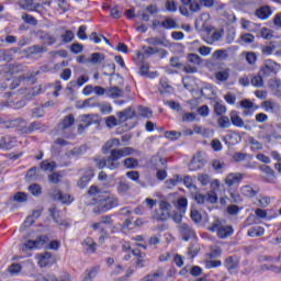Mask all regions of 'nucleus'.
<instances>
[{"label": "nucleus", "instance_id": "nucleus-40", "mask_svg": "<svg viewBox=\"0 0 281 281\" xmlns=\"http://www.w3.org/2000/svg\"><path fill=\"white\" fill-rule=\"evenodd\" d=\"M262 78H265V76L258 72V75L251 78L250 83L252 85V87H258V88L265 87V80Z\"/></svg>", "mask_w": 281, "mask_h": 281}, {"label": "nucleus", "instance_id": "nucleus-41", "mask_svg": "<svg viewBox=\"0 0 281 281\" xmlns=\"http://www.w3.org/2000/svg\"><path fill=\"white\" fill-rule=\"evenodd\" d=\"M160 93H172V86L168 83V80L161 79L160 80V87H159Z\"/></svg>", "mask_w": 281, "mask_h": 281}, {"label": "nucleus", "instance_id": "nucleus-2", "mask_svg": "<svg viewBox=\"0 0 281 281\" xmlns=\"http://www.w3.org/2000/svg\"><path fill=\"white\" fill-rule=\"evenodd\" d=\"M207 232H217V237L225 239L234 234V227L223 226V222L216 217L215 221L207 226Z\"/></svg>", "mask_w": 281, "mask_h": 281}, {"label": "nucleus", "instance_id": "nucleus-36", "mask_svg": "<svg viewBox=\"0 0 281 281\" xmlns=\"http://www.w3.org/2000/svg\"><path fill=\"white\" fill-rule=\"evenodd\" d=\"M120 124H122V121H120V119L117 120V117L113 115L105 119V125L108 128H115V126H120Z\"/></svg>", "mask_w": 281, "mask_h": 281}, {"label": "nucleus", "instance_id": "nucleus-51", "mask_svg": "<svg viewBox=\"0 0 281 281\" xmlns=\"http://www.w3.org/2000/svg\"><path fill=\"white\" fill-rule=\"evenodd\" d=\"M94 161L97 164V168H99L100 170H102V168L109 169V158H95Z\"/></svg>", "mask_w": 281, "mask_h": 281}, {"label": "nucleus", "instance_id": "nucleus-26", "mask_svg": "<svg viewBox=\"0 0 281 281\" xmlns=\"http://www.w3.org/2000/svg\"><path fill=\"white\" fill-rule=\"evenodd\" d=\"M40 168L44 172H54V170H56V162L43 160L40 165Z\"/></svg>", "mask_w": 281, "mask_h": 281}, {"label": "nucleus", "instance_id": "nucleus-59", "mask_svg": "<svg viewBox=\"0 0 281 281\" xmlns=\"http://www.w3.org/2000/svg\"><path fill=\"white\" fill-rule=\"evenodd\" d=\"M246 60L248 65H256V63L258 61V55H256V53L254 52H249L246 55Z\"/></svg>", "mask_w": 281, "mask_h": 281}, {"label": "nucleus", "instance_id": "nucleus-60", "mask_svg": "<svg viewBox=\"0 0 281 281\" xmlns=\"http://www.w3.org/2000/svg\"><path fill=\"white\" fill-rule=\"evenodd\" d=\"M46 249H50L53 251H58L60 249V241L58 240H52L45 246Z\"/></svg>", "mask_w": 281, "mask_h": 281}, {"label": "nucleus", "instance_id": "nucleus-9", "mask_svg": "<svg viewBox=\"0 0 281 281\" xmlns=\"http://www.w3.org/2000/svg\"><path fill=\"white\" fill-rule=\"evenodd\" d=\"M179 234L182 238V240H190V238H194L196 234L194 233V229L191 228L190 225L183 223L179 226Z\"/></svg>", "mask_w": 281, "mask_h": 281}, {"label": "nucleus", "instance_id": "nucleus-37", "mask_svg": "<svg viewBox=\"0 0 281 281\" xmlns=\"http://www.w3.org/2000/svg\"><path fill=\"white\" fill-rule=\"evenodd\" d=\"M215 78L220 82H227L229 80V69L215 72Z\"/></svg>", "mask_w": 281, "mask_h": 281}, {"label": "nucleus", "instance_id": "nucleus-3", "mask_svg": "<svg viewBox=\"0 0 281 281\" xmlns=\"http://www.w3.org/2000/svg\"><path fill=\"white\" fill-rule=\"evenodd\" d=\"M49 243V237L47 235H42L36 237V239H29L22 246V251L33 250V249H43Z\"/></svg>", "mask_w": 281, "mask_h": 281}, {"label": "nucleus", "instance_id": "nucleus-56", "mask_svg": "<svg viewBox=\"0 0 281 281\" xmlns=\"http://www.w3.org/2000/svg\"><path fill=\"white\" fill-rule=\"evenodd\" d=\"M223 262L221 260H206L205 261V268L206 269H216L217 267H221Z\"/></svg>", "mask_w": 281, "mask_h": 281}, {"label": "nucleus", "instance_id": "nucleus-5", "mask_svg": "<svg viewBox=\"0 0 281 281\" xmlns=\"http://www.w3.org/2000/svg\"><path fill=\"white\" fill-rule=\"evenodd\" d=\"M278 67H280V65L273 59H266L263 61V66H261L259 69V75L263 76V78H267L272 74H278Z\"/></svg>", "mask_w": 281, "mask_h": 281}, {"label": "nucleus", "instance_id": "nucleus-55", "mask_svg": "<svg viewBox=\"0 0 281 281\" xmlns=\"http://www.w3.org/2000/svg\"><path fill=\"white\" fill-rule=\"evenodd\" d=\"M189 8L191 10V12H201V0H193L191 1V3L189 4Z\"/></svg>", "mask_w": 281, "mask_h": 281}, {"label": "nucleus", "instance_id": "nucleus-48", "mask_svg": "<svg viewBox=\"0 0 281 281\" xmlns=\"http://www.w3.org/2000/svg\"><path fill=\"white\" fill-rule=\"evenodd\" d=\"M4 106H10L11 109H23V106H25V101H23V100L7 101Z\"/></svg>", "mask_w": 281, "mask_h": 281}, {"label": "nucleus", "instance_id": "nucleus-10", "mask_svg": "<svg viewBox=\"0 0 281 281\" xmlns=\"http://www.w3.org/2000/svg\"><path fill=\"white\" fill-rule=\"evenodd\" d=\"M188 210V198L181 196L177 200V211L180 217H178L177 223H181V218Z\"/></svg>", "mask_w": 281, "mask_h": 281}, {"label": "nucleus", "instance_id": "nucleus-15", "mask_svg": "<svg viewBox=\"0 0 281 281\" xmlns=\"http://www.w3.org/2000/svg\"><path fill=\"white\" fill-rule=\"evenodd\" d=\"M243 181V175L240 173H228L225 178V183L228 188L232 186H238Z\"/></svg>", "mask_w": 281, "mask_h": 281}, {"label": "nucleus", "instance_id": "nucleus-7", "mask_svg": "<svg viewBox=\"0 0 281 281\" xmlns=\"http://www.w3.org/2000/svg\"><path fill=\"white\" fill-rule=\"evenodd\" d=\"M109 159V170H117L120 168V159H122V156L117 148H114L110 151Z\"/></svg>", "mask_w": 281, "mask_h": 281}, {"label": "nucleus", "instance_id": "nucleus-54", "mask_svg": "<svg viewBox=\"0 0 281 281\" xmlns=\"http://www.w3.org/2000/svg\"><path fill=\"white\" fill-rule=\"evenodd\" d=\"M148 65H143L140 66V69H139V74L140 76H147L148 78H157V72H151L150 75H148Z\"/></svg>", "mask_w": 281, "mask_h": 281}, {"label": "nucleus", "instance_id": "nucleus-30", "mask_svg": "<svg viewBox=\"0 0 281 281\" xmlns=\"http://www.w3.org/2000/svg\"><path fill=\"white\" fill-rule=\"evenodd\" d=\"M260 49L263 56H271V54L276 52V44H273V42H270L269 45H261Z\"/></svg>", "mask_w": 281, "mask_h": 281}, {"label": "nucleus", "instance_id": "nucleus-35", "mask_svg": "<svg viewBox=\"0 0 281 281\" xmlns=\"http://www.w3.org/2000/svg\"><path fill=\"white\" fill-rule=\"evenodd\" d=\"M105 95H108V98H121L122 95V89L117 88V87H112L110 89L105 90Z\"/></svg>", "mask_w": 281, "mask_h": 281}, {"label": "nucleus", "instance_id": "nucleus-11", "mask_svg": "<svg viewBox=\"0 0 281 281\" xmlns=\"http://www.w3.org/2000/svg\"><path fill=\"white\" fill-rule=\"evenodd\" d=\"M271 14H273V10H271L270 5H262L255 11V16L261 21H267Z\"/></svg>", "mask_w": 281, "mask_h": 281}, {"label": "nucleus", "instance_id": "nucleus-57", "mask_svg": "<svg viewBox=\"0 0 281 281\" xmlns=\"http://www.w3.org/2000/svg\"><path fill=\"white\" fill-rule=\"evenodd\" d=\"M22 21L29 23V25H38V21H36L34 16L27 13L22 14Z\"/></svg>", "mask_w": 281, "mask_h": 281}, {"label": "nucleus", "instance_id": "nucleus-32", "mask_svg": "<svg viewBox=\"0 0 281 281\" xmlns=\"http://www.w3.org/2000/svg\"><path fill=\"white\" fill-rule=\"evenodd\" d=\"M113 146H120V139L114 138V139L108 140L105 145L102 147L103 155H106V153H109L110 150H113L111 149L113 148Z\"/></svg>", "mask_w": 281, "mask_h": 281}, {"label": "nucleus", "instance_id": "nucleus-6", "mask_svg": "<svg viewBox=\"0 0 281 281\" xmlns=\"http://www.w3.org/2000/svg\"><path fill=\"white\" fill-rule=\"evenodd\" d=\"M14 124H21L19 128L21 133H33V131H41V128H43V123L38 121L31 123L30 126H26L24 120L18 119L14 121Z\"/></svg>", "mask_w": 281, "mask_h": 281}, {"label": "nucleus", "instance_id": "nucleus-21", "mask_svg": "<svg viewBox=\"0 0 281 281\" xmlns=\"http://www.w3.org/2000/svg\"><path fill=\"white\" fill-rule=\"evenodd\" d=\"M261 109H263L266 113H273V111L280 109V105L271 100H266L261 102Z\"/></svg>", "mask_w": 281, "mask_h": 281}, {"label": "nucleus", "instance_id": "nucleus-23", "mask_svg": "<svg viewBox=\"0 0 281 281\" xmlns=\"http://www.w3.org/2000/svg\"><path fill=\"white\" fill-rule=\"evenodd\" d=\"M263 235L265 228L262 226H255L248 229V236H250V238H260V236Z\"/></svg>", "mask_w": 281, "mask_h": 281}, {"label": "nucleus", "instance_id": "nucleus-28", "mask_svg": "<svg viewBox=\"0 0 281 281\" xmlns=\"http://www.w3.org/2000/svg\"><path fill=\"white\" fill-rule=\"evenodd\" d=\"M241 194H244V196H247L248 199H254V196H256V194H258V190H255L251 188V186H244L240 189Z\"/></svg>", "mask_w": 281, "mask_h": 281}, {"label": "nucleus", "instance_id": "nucleus-1", "mask_svg": "<svg viewBox=\"0 0 281 281\" xmlns=\"http://www.w3.org/2000/svg\"><path fill=\"white\" fill-rule=\"evenodd\" d=\"M88 194L90 196H94V209L93 212L95 214H100L102 212H109V210H113V207H117V198L111 195L109 192L100 191L98 187H90Z\"/></svg>", "mask_w": 281, "mask_h": 281}, {"label": "nucleus", "instance_id": "nucleus-8", "mask_svg": "<svg viewBox=\"0 0 281 281\" xmlns=\"http://www.w3.org/2000/svg\"><path fill=\"white\" fill-rule=\"evenodd\" d=\"M37 262L40 267H49V265H54L56 262V258L52 252H43L37 255Z\"/></svg>", "mask_w": 281, "mask_h": 281}, {"label": "nucleus", "instance_id": "nucleus-43", "mask_svg": "<svg viewBox=\"0 0 281 281\" xmlns=\"http://www.w3.org/2000/svg\"><path fill=\"white\" fill-rule=\"evenodd\" d=\"M177 183H184L186 188H192L194 186L192 182V177L190 176H177Z\"/></svg>", "mask_w": 281, "mask_h": 281}, {"label": "nucleus", "instance_id": "nucleus-24", "mask_svg": "<svg viewBox=\"0 0 281 281\" xmlns=\"http://www.w3.org/2000/svg\"><path fill=\"white\" fill-rule=\"evenodd\" d=\"M53 198L55 199V201H60L61 203H66L69 204L71 203V195L67 194V193H63L60 191H57Z\"/></svg>", "mask_w": 281, "mask_h": 281}, {"label": "nucleus", "instance_id": "nucleus-25", "mask_svg": "<svg viewBox=\"0 0 281 281\" xmlns=\"http://www.w3.org/2000/svg\"><path fill=\"white\" fill-rule=\"evenodd\" d=\"M214 113L218 117H221V116L225 115V113H227V106H225V104H223V101H216L215 102Z\"/></svg>", "mask_w": 281, "mask_h": 281}, {"label": "nucleus", "instance_id": "nucleus-44", "mask_svg": "<svg viewBox=\"0 0 281 281\" xmlns=\"http://www.w3.org/2000/svg\"><path fill=\"white\" fill-rule=\"evenodd\" d=\"M117 150H119V153L121 155V158H123V157H131V155H135V153H138L133 147H123V148H120Z\"/></svg>", "mask_w": 281, "mask_h": 281}, {"label": "nucleus", "instance_id": "nucleus-20", "mask_svg": "<svg viewBox=\"0 0 281 281\" xmlns=\"http://www.w3.org/2000/svg\"><path fill=\"white\" fill-rule=\"evenodd\" d=\"M74 122H76V119L72 116V114L65 116L61 123L58 125L59 131L70 128V126H74Z\"/></svg>", "mask_w": 281, "mask_h": 281}, {"label": "nucleus", "instance_id": "nucleus-29", "mask_svg": "<svg viewBox=\"0 0 281 281\" xmlns=\"http://www.w3.org/2000/svg\"><path fill=\"white\" fill-rule=\"evenodd\" d=\"M200 251L201 248L199 247V244L196 241L191 243L188 247V256H190L191 258H196Z\"/></svg>", "mask_w": 281, "mask_h": 281}, {"label": "nucleus", "instance_id": "nucleus-49", "mask_svg": "<svg viewBox=\"0 0 281 281\" xmlns=\"http://www.w3.org/2000/svg\"><path fill=\"white\" fill-rule=\"evenodd\" d=\"M268 87L273 91H278V89L281 87V80L278 78H271L268 81Z\"/></svg>", "mask_w": 281, "mask_h": 281}, {"label": "nucleus", "instance_id": "nucleus-12", "mask_svg": "<svg viewBox=\"0 0 281 281\" xmlns=\"http://www.w3.org/2000/svg\"><path fill=\"white\" fill-rule=\"evenodd\" d=\"M16 146V138L12 136H4L0 140V150H12Z\"/></svg>", "mask_w": 281, "mask_h": 281}, {"label": "nucleus", "instance_id": "nucleus-18", "mask_svg": "<svg viewBox=\"0 0 281 281\" xmlns=\"http://www.w3.org/2000/svg\"><path fill=\"white\" fill-rule=\"evenodd\" d=\"M35 0H21L20 7L22 10H27L29 12H36V9L41 7L40 3H34Z\"/></svg>", "mask_w": 281, "mask_h": 281}, {"label": "nucleus", "instance_id": "nucleus-4", "mask_svg": "<svg viewBox=\"0 0 281 281\" xmlns=\"http://www.w3.org/2000/svg\"><path fill=\"white\" fill-rule=\"evenodd\" d=\"M172 205L175 207H177V194L176 193L169 194L167 198V201H160L159 207L162 212V215L160 217L161 221H166V220L170 218V210H171Z\"/></svg>", "mask_w": 281, "mask_h": 281}, {"label": "nucleus", "instance_id": "nucleus-33", "mask_svg": "<svg viewBox=\"0 0 281 281\" xmlns=\"http://www.w3.org/2000/svg\"><path fill=\"white\" fill-rule=\"evenodd\" d=\"M22 82H25V77H15L12 80H7V86H9V89H16V87H20Z\"/></svg>", "mask_w": 281, "mask_h": 281}, {"label": "nucleus", "instance_id": "nucleus-34", "mask_svg": "<svg viewBox=\"0 0 281 281\" xmlns=\"http://www.w3.org/2000/svg\"><path fill=\"white\" fill-rule=\"evenodd\" d=\"M133 256L135 257V265L139 269L144 267V257L142 256V251L139 249L132 250Z\"/></svg>", "mask_w": 281, "mask_h": 281}, {"label": "nucleus", "instance_id": "nucleus-46", "mask_svg": "<svg viewBox=\"0 0 281 281\" xmlns=\"http://www.w3.org/2000/svg\"><path fill=\"white\" fill-rule=\"evenodd\" d=\"M26 91V99L30 100V98H34V95H38L42 93L41 86H36L32 89H24Z\"/></svg>", "mask_w": 281, "mask_h": 281}, {"label": "nucleus", "instance_id": "nucleus-58", "mask_svg": "<svg viewBox=\"0 0 281 281\" xmlns=\"http://www.w3.org/2000/svg\"><path fill=\"white\" fill-rule=\"evenodd\" d=\"M240 41L249 45L256 41V36H254L251 33H245L240 35Z\"/></svg>", "mask_w": 281, "mask_h": 281}, {"label": "nucleus", "instance_id": "nucleus-42", "mask_svg": "<svg viewBox=\"0 0 281 281\" xmlns=\"http://www.w3.org/2000/svg\"><path fill=\"white\" fill-rule=\"evenodd\" d=\"M159 278H164V271L158 270L155 273L147 274L140 281H157Z\"/></svg>", "mask_w": 281, "mask_h": 281}, {"label": "nucleus", "instance_id": "nucleus-45", "mask_svg": "<svg viewBox=\"0 0 281 281\" xmlns=\"http://www.w3.org/2000/svg\"><path fill=\"white\" fill-rule=\"evenodd\" d=\"M217 124L220 128H229L232 126L229 117L225 115L220 116V119L217 120Z\"/></svg>", "mask_w": 281, "mask_h": 281}, {"label": "nucleus", "instance_id": "nucleus-64", "mask_svg": "<svg viewBox=\"0 0 281 281\" xmlns=\"http://www.w3.org/2000/svg\"><path fill=\"white\" fill-rule=\"evenodd\" d=\"M188 61L193 63V65H201V57L196 54H189Z\"/></svg>", "mask_w": 281, "mask_h": 281}, {"label": "nucleus", "instance_id": "nucleus-17", "mask_svg": "<svg viewBox=\"0 0 281 281\" xmlns=\"http://www.w3.org/2000/svg\"><path fill=\"white\" fill-rule=\"evenodd\" d=\"M229 117L233 126H237V128H243V126H245V121L238 115V111H231Z\"/></svg>", "mask_w": 281, "mask_h": 281}, {"label": "nucleus", "instance_id": "nucleus-22", "mask_svg": "<svg viewBox=\"0 0 281 281\" xmlns=\"http://www.w3.org/2000/svg\"><path fill=\"white\" fill-rule=\"evenodd\" d=\"M93 179V170L89 169L87 171V175L82 176L81 179L78 182L79 188H87L89 186V181Z\"/></svg>", "mask_w": 281, "mask_h": 281}, {"label": "nucleus", "instance_id": "nucleus-53", "mask_svg": "<svg viewBox=\"0 0 281 281\" xmlns=\"http://www.w3.org/2000/svg\"><path fill=\"white\" fill-rule=\"evenodd\" d=\"M159 52L158 47L143 46V53L145 56H153Z\"/></svg>", "mask_w": 281, "mask_h": 281}, {"label": "nucleus", "instance_id": "nucleus-62", "mask_svg": "<svg viewBox=\"0 0 281 281\" xmlns=\"http://www.w3.org/2000/svg\"><path fill=\"white\" fill-rule=\"evenodd\" d=\"M198 114H200L201 117H207V115H210V106L201 105L198 108Z\"/></svg>", "mask_w": 281, "mask_h": 281}, {"label": "nucleus", "instance_id": "nucleus-52", "mask_svg": "<svg viewBox=\"0 0 281 281\" xmlns=\"http://www.w3.org/2000/svg\"><path fill=\"white\" fill-rule=\"evenodd\" d=\"M21 269H23V267H21V263H12L8 268V271L9 273H11V276H16L18 273H21Z\"/></svg>", "mask_w": 281, "mask_h": 281}, {"label": "nucleus", "instance_id": "nucleus-63", "mask_svg": "<svg viewBox=\"0 0 281 281\" xmlns=\"http://www.w3.org/2000/svg\"><path fill=\"white\" fill-rule=\"evenodd\" d=\"M61 40L64 43H71L74 41V32L66 31L64 34H61Z\"/></svg>", "mask_w": 281, "mask_h": 281}, {"label": "nucleus", "instance_id": "nucleus-19", "mask_svg": "<svg viewBox=\"0 0 281 281\" xmlns=\"http://www.w3.org/2000/svg\"><path fill=\"white\" fill-rule=\"evenodd\" d=\"M117 117L121 123L132 120V117H135V110H133V108H127L124 111L119 112Z\"/></svg>", "mask_w": 281, "mask_h": 281}, {"label": "nucleus", "instance_id": "nucleus-16", "mask_svg": "<svg viewBox=\"0 0 281 281\" xmlns=\"http://www.w3.org/2000/svg\"><path fill=\"white\" fill-rule=\"evenodd\" d=\"M24 52L26 53L27 58H30L31 56L44 54V52H47V48L43 45H33V46L24 49Z\"/></svg>", "mask_w": 281, "mask_h": 281}, {"label": "nucleus", "instance_id": "nucleus-50", "mask_svg": "<svg viewBox=\"0 0 281 281\" xmlns=\"http://www.w3.org/2000/svg\"><path fill=\"white\" fill-rule=\"evenodd\" d=\"M102 60H104V55L101 53H93L90 56V63H92V65H98V63H102Z\"/></svg>", "mask_w": 281, "mask_h": 281}, {"label": "nucleus", "instance_id": "nucleus-14", "mask_svg": "<svg viewBox=\"0 0 281 281\" xmlns=\"http://www.w3.org/2000/svg\"><path fill=\"white\" fill-rule=\"evenodd\" d=\"M203 166H205V161L203 160V158H201V154H198L193 156L192 160L190 161L189 170H201Z\"/></svg>", "mask_w": 281, "mask_h": 281}, {"label": "nucleus", "instance_id": "nucleus-27", "mask_svg": "<svg viewBox=\"0 0 281 281\" xmlns=\"http://www.w3.org/2000/svg\"><path fill=\"white\" fill-rule=\"evenodd\" d=\"M88 254H95V241L91 237H88L82 243Z\"/></svg>", "mask_w": 281, "mask_h": 281}, {"label": "nucleus", "instance_id": "nucleus-13", "mask_svg": "<svg viewBox=\"0 0 281 281\" xmlns=\"http://www.w3.org/2000/svg\"><path fill=\"white\" fill-rule=\"evenodd\" d=\"M240 265V259H238L237 256H229L224 261V267L227 269V271H234L235 269H238Z\"/></svg>", "mask_w": 281, "mask_h": 281}, {"label": "nucleus", "instance_id": "nucleus-47", "mask_svg": "<svg viewBox=\"0 0 281 281\" xmlns=\"http://www.w3.org/2000/svg\"><path fill=\"white\" fill-rule=\"evenodd\" d=\"M191 220L193 223H201L203 220V216L201 215V212H199L194 206L191 207V213H190Z\"/></svg>", "mask_w": 281, "mask_h": 281}, {"label": "nucleus", "instance_id": "nucleus-39", "mask_svg": "<svg viewBox=\"0 0 281 281\" xmlns=\"http://www.w3.org/2000/svg\"><path fill=\"white\" fill-rule=\"evenodd\" d=\"M128 190H131V184L126 181H121L116 188V191L121 196H124Z\"/></svg>", "mask_w": 281, "mask_h": 281}, {"label": "nucleus", "instance_id": "nucleus-38", "mask_svg": "<svg viewBox=\"0 0 281 281\" xmlns=\"http://www.w3.org/2000/svg\"><path fill=\"white\" fill-rule=\"evenodd\" d=\"M123 165L125 166V168H127L128 170H134L135 168H137L139 166V160L135 159V158H126L123 161Z\"/></svg>", "mask_w": 281, "mask_h": 281}, {"label": "nucleus", "instance_id": "nucleus-31", "mask_svg": "<svg viewBox=\"0 0 281 281\" xmlns=\"http://www.w3.org/2000/svg\"><path fill=\"white\" fill-rule=\"evenodd\" d=\"M95 276H98V268H90L85 271L83 279L81 281H93Z\"/></svg>", "mask_w": 281, "mask_h": 281}, {"label": "nucleus", "instance_id": "nucleus-61", "mask_svg": "<svg viewBox=\"0 0 281 281\" xmlns=\"http://www.w3.org/2000/svg\"><path fill=\"white\" fill-rule=\"evenodd\" d=\"M29 191L31 192V194H33V196H38V194L43 192V190L41 189V186L38 184H31L29 187Z\"/></svg>", "mask_w": 281, "mask_h": 281}]
</instances>
